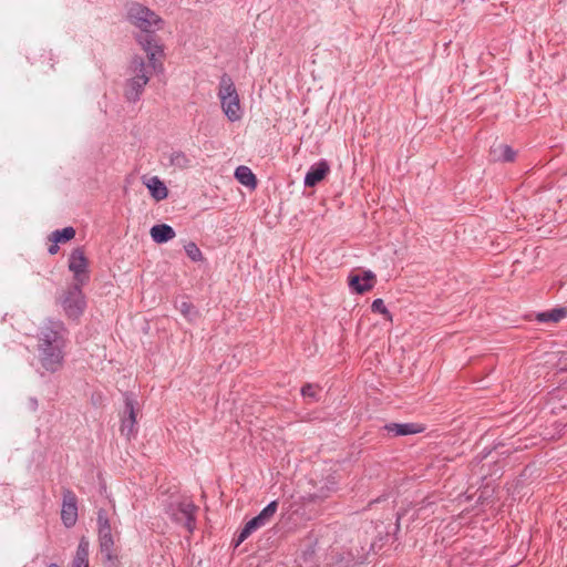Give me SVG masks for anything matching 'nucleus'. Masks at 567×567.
<instances>
[{
    "instance_id": "nucleus-1",
    "label": "nucleus",
    "mask_w": 567,
    "mask_h": 567,
    "mask_svg": "<svg viewBox=\"0 0 567 567\" xmlns=\"http://www.w3.org/2000/svg\"><path fill=\"white\" fill-rule=\"evenodd\" d=\"M126 19L141 31L135 39L146 52L153 69L162 68L164 48L156 32L164 28V20L155 11L138 2L128 6Z\"/></svg>"
},
{
    "instance_id": "nucleus-2",
    "label": "nucleus",
    "mask_w": 567,
    "mask_h": 567,
    "mask_svg": "<svg viewBox=\"0 0 567 567\" xmlns=\"http://www.w3.org/2000/svg\"><path fill=\"white\" fill-rule=\"evenodd\" d=\"M68 330L61 320L49 319L38 334L39 360L44 370L54 373L63 367Z\"/></svg>"
},
{
    "instance_id": "nucleus-3",
    "label": "nucleus",
    "mask_w": 567,
    "mask_h": 567,
    "mask_svg": "<svg viewBox=\"0 0 567 567\" xmlns=\"http://www.w3.org/2000/svg\"><path fill=\"white\" fill-rule=\"evenodd\" d=\"M162 70L163 66H158L156 70H154L150 60L148 64H146L144 58L134 55L128 66L131 78H128L125 82L124 97L131 103L140 101L152 73Z\"/></svg>"
},
{
    "instance_id": "nucleus-4",
    "label": "nucleus",
    "mask_w": 567,
    "mask_h": 567,
    "mask_svg": "<svg viewBox=\"0 0 567 567\" xmlns=\"http://www.w3.org/2000/svg\"><path fill=\"white\" fill-rule=\"evenodd\" d=\"M218 97L223 112L230 122H236L241 118L240 100L233 79L224 73L220 76Z\"/></svg>"
},
{
    "instance_id": "nucleus-5",
    "label": "nucleus",
    "mask_w": 567,
    "mask_h": 567,
    "mask_svg": "<svg viewBox=\"0 0 567 567\" xmlns=\"http://www.w3.org/2000/svg\"><path fill=\"white\" fill-rule=\"evenodd\" d=\"M198 507L192 501L171 503L166 514L177 525L183 526L189 534L196 529V513Z\"/></svg>"
},
{
    "instance_id": "nucleus-6",
    "label": "nucleus",
    "mask_w": 567,
    "mask_h": 567,
    "mask_svg": "<svg viewBox=\"0 0 567 567\" xmlns=\"http://www.w3.org/2000/svg\"><path fill=\"white\" fill-rule=\"evenodd\" d=\"M83 286L84 285L72 284L61 298L63 311L70 319H79L86 308L85 296L82 291Z\"/></svg>"
},
{
    "instance_id": "nucleus-7",
    "label": "nucleus",
    "mask_w": 567,
    "mask_h": 567,
    "mask_svg": "<svg viewBox=\"0 0 567 567\" xmlns=\"http://www.w3.org/2000/svg\"><path fill=\"white\" fill-rule=\"evenodd\" d=\"M123 396L124 408L121 412L120 432L127 440H131L137 434L136 417L138 413V403L133 392H125Z\"/></svg>"
},
{
    "instance_id": "nucleus-8",
    "label": "nucleus",
    "mask_w": 567,
    "mask_h": 567,
    "mask_svg": "<svg viewBox=\"0 0 567 567\" xmlns=\"http://www.w3.org/2000/svg\"><path fill=\"white\" fill-rule=\"evenodd\" d=\"M68 267L73 274V284L86 285L89 282V260L85 257L83 248L78 247L72 250L69 257Z\"/></svg>"
},
{
    "instance_id": "nucleus-9",
    "label": "nucleus",
    "mask_w": 567,
    "mask_h": 567,
    "mask_svg": "<svg viewBox=\"0 0 567 567\" xmlns=\"http://www.w3.org/2000/svg\"><path fill=\"white\" fill-rule=\"evenodd\" d=\"M61 520L68 528L73 527L78 520V496L66 487L62 491Z\"/></svg>"
},
{
    "instance_id": "nucleus-10",
    "label": "nucleus",
    "mask_w": 567,
    "mask_h": 567,
    "mask_svg": "<svg viewBox=\"0 0 567 567\" xmlns=\"http://www.w3.org/2000/svg\"><path fill=\"white\" fill-rule=\"evenodd\" d=\"M337 481L334 476H328L319 482V486H315L313 492H309L303 498L307 502L319 503L332 495L337 491Z\"/></svg>"
},
{
    "instance_id": "nucleus-11",
    "label": "nucleus",
    "mask_w": 567,
    "mask_h": 567,
    "mask_svg": "<svg viewBox=\"0 0 567 567\" xmlns=\"http://www.w3.org/2000/svg\"><path fill=\"white\" fill-rule=\"evenodd\" d=\"M348 281L352 291L362 295L373 288L375 275L370 270L363 271L362 274H350Z\"/></svg>"
},
{
    "instance_id": "nucleus-12",
    "label": "nucleus",
    "mask_w": 567,
    "mask_h": 567,
    "mask_svg": "<svg viewBox=\"0 0 567 567\" xmlns=\"http://www.w3.org/2000/svg\"><path fill=\"white\" fill-rule=\"evenodd\" d=\"M330 172L329 163L326 159H320L310 166L307 172L303 183L306 187H315L321 181L326 178V176Z\"/></svg>"
},
{
    "instance_id": "nucleus-13",
    "label": "nucleus",
    "mask_w": 567,
    "mask_h": 567,
    "mask_svg": "<svg viewBox=\"0 0 567 567\" xmlns=\"http://www.w3.org/2000/svg\"><path fill=\"white\" fill-rule=\"evenodd\" d=\"M383 430L393 436H406L419 434L424 431V426L419 423H388Z\"/></svg>"
},
{
    "instance_id": "nucleus-14",
    "label": "nucleus",
    "mask_w": 567,
    "mask_h": 567,
    "mask_svg": "<svg viewBox=\"0 0 567 567\" xmlns=\"http://www.w3.org/2000/svg\"><path fill=\"white\" fill-rule=\"evenodd\" d=\"M150 234L153 241L156 244H165L176 236L174 228L167 224L154 225L151 228Z\"/></svg>"
},
{
    "instance_id": "nucleus-15",
    "label": "nucleus",
    "mask_w": 567,
    "mask_h": 567,
    "mask_svg": "<svg viewBox=\"0 0 567 567\" xmlns=\"http://www.w3.org/2000/svg\"><path fill=\"white\" fill-rule=\"evenodd\" d=\"M90 542L85 536L80 538L72 567H89Z\"/></svg>"
},
{
    "instance_id": "nucleus-16",
    "label": "nucleus",
    "mask_w": 567,
    "mask_h": 567,
    "mask_svg": "<svg viewBox=\"0 0 567 567\" xmlns=\"http://www.w3.org/2000/svg\"><path fill=\"white\" fill-rule=\"evenodd\" d=\"M146 187L148 188L151 196L156 200L161 202L168 196V189L163 181H161L157 176H153L145 182Z\"/></svg>"
},
{
    "instance_id": "nucleus-17",
    "label": "nucleus",
    "mask_w": 567,
    "mask_h": 567,
    "mask_svg": "<svg viewBox=\"0 0 567 567\" xmlns=\"http://www.w3.org/2000/svg\"><path fill=\"white\" fill-rule=\"evenodd\" d=\"M97 538L112 537V527L106 509L100 508L96 513Z\"/></svg>"
},
{
    "instance_id": "nucleus-18",
    "label": "nucleus",
    "mask_w": 567,
    "mask_h": 567,
    "mask_svg": "<svg viewBox=\"0 0 567 567\" xmlns=\"http://www.w3.org/2000/svg\"><path fill=\"white\" fill-rule=\"evenodd\" d=\"M235 177L246 187L255 188L257 186V178L252 171L247 166H238L235 171Z\"/></svg>"
},
{
    "instance_id": "nucleus-19",
    "label": "nucleus",
    "mask_w": 567,
    "mask_h": 567,
    "mask_svg": "<svg viewBox=\"0 0 567 567\" xmlns=\"http://www.w3.org/2000/svg\"><path fill=\"white\" fill-rule=\"evenodd\" d=\"M567 316L566 308H555L548 311L539 312L536 319L539 322H558Z\"/></svg>"
},
{
    "instance_id": "nucleus-20",
    "label": "nucleus",
    "mask_w": 567,
    "mask_h": 567,
    "mask_svg": "<svg viewBox=\"0 0 567 567\" xmlns=\"http://www.w3.org/2000/svg\"><path fill=\"white\" fill-rule=\"evenodd\" d=\"M75 229L71 226H68L62 229L52 231L49 236V240L52 243L64 244L72 240L75 237Z\"/></svg>"
},
{
    "instance_id": "nucleus-21",
    "label": "nucleus",
    "mask_w": 567,
    "mask_h": 567,
    "mask_svg": "<svg viewBox=\"0 0 567 567\" xmlns=\"http://www.w3.org/2000/svg\"><path fill=\"white\" fill-rule=\"evenodd\" d=\"M495 158L505 163H511L516 157V152L507 144H499L492 150Z\"/></svg>"
},
{
    "instance_id": "nucleus-22",
    "label": "nucleus",
    "mask_w": 567,
    "mask_h": 567,
    "mask_svg": "<svg viewBox=\"0 0 567 567\" xmlns=\"http://www.w3.org/2000/svg\"><path fill=\"white\" fill-rule=\"evenodd\" d=\"M171 165L179 168L186 169L190 166V158L182 151H174L169 156Z\"/></svg>"
},
{
    "instance_id": "nucleus-23",
    "label": "nucleus",
    "mask_w": 567,
    "mask_h": 567,
    "mask_svg": "<svg viewBox=\"0 0 567 567\" xmlns=\"http://www.w3.org/2000/svg\"><path fill=\"white\" fill-rule=\"evenodd\" d=\"M277 509L278 501H272L257 516L267 525L276 514Z\"/></svg>"
},
{
    "instance_id": "nucleus-24",
    "label": "nucleus",
    "mask_w": 567,
    "mask_h": 567,
    "mask_svg": "<svg viewBox=\"0 0 567 567\" xmlns=\"http://www.w3.org/2000/svg\"><path fill=\"white\" fill-rule=\"evenodd\" d=\"M104 567H120V557L116 549L101 553Z\"/></svg>"
},
{
    "instance_id": "nucleus-25",
    "label": "nucleus",
    "mask_w": 567,
    "mask_h": 567,
    "mask_svg": "<svg viewBox=\"0 0 567 567\" xmlns=\"http://www.w3.org/2000/svg\"><path fill=\"white\" fill-rule=\"evenodd\" d=\"M301 395L303 398H309L312 402L319 401V386L312 383H306L301 388Z\"/></svg>"
},
{
    "instance_id": "nucleus-26",
    "label": "nucleus",
    "mask_w": 567,
    "mask_h": 567,
    "mask_svg": "<svg viewBox=\"0 0 567 567\" xmlns=\"http://www.w3.org/2000/svg\"><path fill=\"white\" fill-rule=\"evenodd\" d=\"M372 312L381 313L386 320H392V315L385 307L384 301L381 298L374 299L371 305Z\"/></svg>"
},
{
    "instance_id": "nucleus-27",
    "label": "nucleus",
    "mask_w": 567,
    "mask_h": 567,
    "mask_svg": "<svg viewBox=\"0 0 567 567\" xmlns=\"http://www.w3.org/2000/svg\"><path fill=\"white\" fill-rule=\"evenodd\" d=\"M185 252L186 255L193 260V261H200L203 260V254L200 249L197 247V245L193 241H189L185 245Z\"/></svg>"
},
{
    "instance_id": "nucleus-28",
    "label": "nucleus",
    "mask_w": 567,
    "mask_h": 567,
    "mask_svg": "<svg viewBox=\"0 0 567 567\" xmlns=\"http://www.w3.org/2000/svg\"><path fill=\"white\" fill-rule=\"evenodd\" d=\"M99 548H100V553H104V551H109V550H114L115 549V543H114V538L113 536L112 537H100L99 538Z\"/></svg>"
},
{
    "instance_id": "nucleus-29",
    "label": "nucleus",
    "mask_w": 567,
    "mask_h": 567,
    "mask_svg": "<svg viewBox=\"0 0 567 567\" xmlns=\"http://www.w3.org/2000/svg\"><path fill=\"white\" fill-rule=\"evenodd\" d=\"M252 534V529H250L246 524L243 529L238 533L237 537L234 539L235 546H239L243 542H245Z\"/></svg>"
},
{
    "instance_id": "nucleus-30",
    "label": "nucleus",
    "mask_w": 567,
    "mask_h": 567,
    "mask_svg": "<svg viewBox=\"0 0 567 567\" xmlns=\"http://www.w3.org/2000/svg\"><path fill=\"white\" fill-rule=\"evenodd\" d=\"M252 534V529H250L246 524L243 529L238 533L237 537L234 539L235 546H239L243 542H245Z\"/></svg>"
},
{
    "instance_id": "nucleus-31",
    "label": "nucleus",
    "mask_w": 567,
    "mask_h": 567,
    "mask_svg": "<svg viewBox=\"0 0 567 567\" xmlns=\"http://www.w3.org/2000/svg\"><path fill=\"white\" fill-rule=\"evenodd\" d=\"M246 525L252 529V533L256 532L257 529L264 527L266 525V523H264L258 516H255L252 517L251 519H249Z\"/></svg>"
},
{
    "instance_id": "nucleus-32",
    "label": "nucleus",
    "mask_w": 567,
    "mask_h": 567,
    "mask_svg": "<svg viewBox=\"0 0 567 567\" xmlns=\"http://www.w3.org/2000/svg\"><path fill=\"white\" fill-rule=\"evenodd\" d=\"M178 309L185 317H189L194 311V306L190 302L183 301Z\"/></svg>"
},
{
    "instance_id": "nucleus-33",
    "label": "nucleus",
    "mask_w": 567,
    "mask_h": 567,
    "mask_svg": "<svg viewBox=\"0 0 567 567\" xmlns=\"http://www.w3.org/2000/svg\"><path fill=\"white\" fill-rule=\"evenodd\" d=\"M28 406L31 411L35 412L39 408L38 399L34 396L29 398L28 400Z\"/></svg>"
},
{
    "instance_id": "nucleus-34",
    "label": "nucleus",
    "mask_w": 567,
    "mask_h": 567,
    "mask_svg": "<svg viewBox=\"0 0 567 567\" xmlns=\"http://www.w3.org/2000/svg\"><path fill=\"white\" fill-rule=\"evenodd\" d=\"M59 249H60V248H59V243H52V244L48 247V252H49L50 255H55V254H58Z\"/></svg>"
},
{
    "instance_id": "nucleus-35",
    "label": "nucleus",
    "mask_w": 567,
    "mask_h": 567,
    "mask_svg": "<svg viewBox=\"0 0 567 567\" xmlns=\"http://www.w3.org/2000/svg\"><path fill=\"white\" fill-rule=\"evenodd\" d=\"M48 567H59L56 564H50Z\"/></svg>"
}]
</instances>
